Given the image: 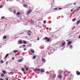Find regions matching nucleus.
<instances>
[{
    "label": "nucleus",
    "instance_id": "obj_55",
    "mask_svg": "<svg viewBox=\"0 0 80 80\" xmlns=\"http://www.w3.org/2000/svg\"><path fill=\"white\" fill-rule=\"evenodd\" d=\"M18 52V50H16V52Z\"/></svg>",
    "mask_w": 80,
    "mask_h": 80
},
{
    "label": "nucleus",
    "instance_id": "obj_60",
    "mask_svg": "<svg viewBox=\"0 0 80 80\" xmlns=\"http://www.w3.org/2000/svg\"><path fill=\"white\" fill-rule=\"evenodd\" d=\"M51 77H52V74H51Z\"/></svg>",
    "mask_w": 80,
    "mask_h": 80
},
{
    "label": "nucleus",
    "instance_id": "obj_14",
    "mask_svg": "<svg viewBox=\"0 0 80 80\" xmlns=\"http://www.w3.org/2000/svg\"><path fill=\"white\" fill-rule=\"evenodd\" d=\"M76 74L78 75H80V72H78V71H77L76 72Z\"/></svg>",
    "mask_w": 80,
    "mask_h": 80
},
{
    "label": "nucleus",
    "instance_id": "obj_5",
    "mask_svg": "<svg viewBox=\"0 0 80 80\" xmlns=\"http://www.w3.org/2000/svg\"><path fill=\"white\" fill-rule=\"evenodd\" d=\"M45 40H47V42H50V39L48 38L47 37H46L45 38Z\"/></svg>",
    "mask_w": 80,
    "mask_h": 80
},
{
    "label": "nucleus",
    "instance_id": "obj_41",
    "mask_svg": "<svg viewBox=\"0 0 80 80\" xmlns=\"http://www.w3.org/2000/svg\"><path fill=\"white\" fill-rule=\"evenodd\" d=\"M37 40L38 41L39 40H40V38L38 37L37 38Z\"/></svg>",
    "mask_w": 80,
    "mask_h": 80
},
{
    "label": "nucleus",
    "instance_id": "obj_51",
    "mask_svg": "<svg viewBox=\"0 0 80 80\" xmlns=\"http://www.w3.org/2000/svg\"><path fill=\"white\" fill-rule=\"evenodd\" d=\"M78 38L80 39V35L79 36Z\"/></svg>",
    "mask_w": 80,
    "mask_h": 80
},
{
    "label": "nucleus",
    "instance_id": "obj_11",
    "mask_svg": "<svg viewBox=\"0 0 80 80\" xmlns=\"http://www.w3.org/2000/svg\"><path fill=\"white\" fill-rule=\"evenodd\" d=\"M32 12V9H30L29 10V11H28V13L27 14L28 15H29V14H30V13H31V12Z\"/></svg>",
    "mask_w": 80,
    "mask_h": 80
},
{
    "label": "nucleus",
    "instance_id": "obj_34",
    "mask_svg": "<svg viewBox=\"0 0 80 80\" xmlns=\"http://www.w3.org/2000/svg\"><path fill=\"white\" fill-rule=\"evenodd\" d=\"M26 71H28V68H26Z\"/></svg>",
    "mask_w": 80,
    "mask_h": 80
},
{
    "label": "nucleus",
    "instance_id": "obj_24",
    "mask_svg": "<svg viewBox=\"0 0 80 80\" xmlns=\"http://www.w3.org/2000/svg\"><path fill=\"white\" fill-rule=\"evenodd\" d=\"M2 72L4 74H6V71L3 70L2 71Z\"/></svg>",
    "mask_w": 80,
    "mask_h": 80
},
{
    "label": "nucleus",
    "instance_id": "obj_32",
    "mask_svg": "<svg viewBox=\"0 0 80 80\" xmlns=\"http://www.w3.org/2000/svg\"><path fill=\"white\" fill-rule=\"evenodd\" d=\"M4 74H1V77H3L4 76Z\"/></svg>",
    "mask_w": 80,
    "mask_h": 80
},
{
    "label": "nucleus",
    "instance_id": "obj_49",
    "mask_svg": "<svg viewBox=\"0 0 80 80\" xmlns=\"http://www.w3.org/2000/svg\"><path fill=\"white\" fill-rule=\"evenodd\" d=\"M22 47L23 46H21L20 47V48H22Z\"/></svg>",
    "mask_w": 80,
    "mask_h": 80
},
{
    "label": "nucleus",
    "instance_id": "obj_7",
    "mask_svg": "<svg viewBox=\"0 0 80 80\" xmlns=\"http://www.w3.org/2000/svg\"><path fill=\"white\" fill-rule=\"evenodd\" d=\"M40 69H38L37 68H36L35 69H34V72H35L36 73H37V71H40Z\"/></svg>",
    "mask_w": 80,
    "mask_h": 80
},
{
    "label": "nucleus",
    "instance_id": "obj_57",
    "mask_svg": "<svg viewBox=\"0 0 80 80\" xmlns=\"http://www.w3.org/2000/svg\"><path fill=\"white\" fill-rule=\"evenodd\" d=\"M29 32H30V33H31V31H29Z\"/></svg>",
    "mask_w": 80,
    "mask_h": 80
},
{
    "label": "nucleus",
    "instance_id": "obj_3",
    "mask_svg": "<svg viewBox=\"0 0 80 80\" xmlns=\"http://www.w3.org/2000/svg\"><path fill=\"white\" fill-rule=\"evenodd\" d=\"M62 44L61 45V46L60 47H63V46H65V45H66V42H64L63 43H62Z\"/></svg>",
    "mask_w": 80,
    "mask_h": 80
},
{
    "label": "nucleus",
    "instance_id": "obj_28",
    "mask_svg": "<svg viewBox=\"0 0 80 80\" xmlns=\"http://www.w3.org/2000/svg\"><path fill=\"white\" fill-rule=\"evenodd\" d=\"M13 52L14 53H17V50H15L13 51Z\"/></svg>",
    "mask_w": 80,
    "mask_h": 80
},
{
    "label": "nucleus",
    "instance_id": "obj_20",
    "mask_svg": "<svg viewBox=\"0 0 80 80\" xmlns=\"http://www.w3.org/2000/svg\"><path fill=\"white\" fill-rule=\"evenodd\" d=\"M31 53H35V51L33 50H31Z\"/></svg>",
    "mask_w": 80,
    "mask_h": 80
},
{
    "label": "nucleus",
    "instance_id": "obj_64",
    "mask_svg": "<svg viewBox=\"0 0 80 80\" xmlns=\"http://www.w3.org/2000/svg\"><path fill=\"white\" fill-rule=\"evenodd\" d=\"M7 1H8V0H6Z\"/></svg>",
    "mask_w": 80,
    "mask_h": 80
},
{
    "label": "nucleus",
    "instance_id": "obj_61",
    "mask_svg": "<svg viewBox=\"0 0 80 80\" xmlns=\"http://www.w3.org/2000/svg\"><path fill=\"white\" fill-rule=\"evenodd\" d=\"M67 42H68V40H67Z\"/></svg>",
    "mask_w": 80,
    "mask_h": 80
},
{
    "label": "nucleus",
    "instance_id": "obj_23",
    "mask_svg": "<svg viewBox=\"0 0 80 80\" xmlns=\"http://www.w3.org/2000/svg\"><path fill=\"white\" fill-rule=\"evenodd\" d=\"M27 5L25 4L23 6V7H25V8H27Z\"/></svg>",
    "mask_w": 80,
    "mask_h": 80
},
{
    "label": "nucleus",
    "instance_id": "obj_43",
    "mask_svg": "<svg viewBox=\"0 0 80 80\" xmlns=\"http://www.w3.org/2000/svg\"><path fill=\"white\" fill-rule=\"evenodd\" d=\"M54 10H58V8H56L54 9Z\"/></svg>",
    "mask_w": 80,
    "mask_h": 80
},
{
    "label": "nucleus",
    "instance_id": "obj_18",
    "mask_svg": "<svg viewBox=\"0 0 80 80\" xmlns=\"http://www.w3.org/2000/svg\"><path fill=\"white\" fill-rule=\"evenodd\" d=\"M17 15H20V12H18L17 13Z\"/></svg>",
    "mask_w": 80,
    "mask_h": 80
},
{
    "label": "nucleus",
    "instance_id": "obj_4",
    "mask_svg": "<svg viewBox=\"0 0 80 80\" xmlns=\"http://www.w3.org/2000/svg\"><path fill=\"white\" fill-rule=\"evenodd\" d=\"M18 44L19 45L20 44H23V42L22 41V40H19L18 42Z\"/></svg>",
    "mask_w": 80,
    "mask_h": 80
},
{
    "label": "nucleus",
    "instance_id": "obj_13",
    "mask_svg": "<svg viewBox=\"0 0 80 80\" xmlns=\"http://www.w3.org/2000/svg\"><path fill=\"white\" fill-rule=\"evenodd\" d=\"M42 61L43 63H45V59L42 58Z\"/></svg>",
    "mask_w": 80,
    "mask_h": 80
},
{
    "label": "nucleus",
    "instance_id": "obj_15",
    "mask_svg": "<svg viewBox=\"0 0 80 80\" xmlns=\"http://www.w3.org/2000/svg\"><path fill=\"white\" fill-rule=\"evenodd\" d=\"M58 78H60V79H62V76L61 75H58Z\"/></svg>",
    "mask_w": 80,
    "mask_h": 80
},
{
    "label": "nucleus",
    "instance_id": "obj_22",
    "mask_svg": "<svg viewBox=\"0 0 80 80\" xmlns=\"http://www.w3.org/2000/svg\"><path fill=\"white\" fill-rule=\"evenodd\" d=\"M35 23V22L34 21H31L30 24L31 25H32V23Z\"/></svg>",
    "mask_w": 80,
    "mask_h": 80
},
{
    "label": "nucleus",
    "instance_id": "obj_26",
    "mask_svg": "<svg viewBox=\"0 0 80 80\" xmlns=\"http://www.w3.org/2000/svg\"><path fill=\"white\" fill-rule=\"evenodd\" d=\"M21 70L22 72H25V69H24V68H22Z\"/></svg>",
    "mask_w": 80,
    "mask_h": 80
},
{
    "label": "nucleus",
    "instance_id": "obj_42",
    "mask_svg": "<svg viewBox=\"0 0 80 80\" xmlns=\"http://www.w3.org/2000/svg\"><path fill=\"white\" fill-rule=\"evenodd\" d=\"M22 46L23 47H26V45H22Z\"/></svg>",
    "mask_w": 80,
    "mask_h": 80
},
{
    "label": "nucleus",
    "instance_id": "obj_10",
    "mask_svg": "<svg viewBox=\"0 0 80 80\" xmlns=\"http://www.w3.org/2000/svg\"><path fill=\"white\" fill-rule=\"evenodd\" d=\"M58 72L60 75H62V72H63V71L59 70L58 71Z\"/></svg>",
    "mask_w": 80,
    "mask_h": 80
},
{
    "label": "nucleus",
    "instance_id": "obj_36",
    "mask_svg": "<svg viewBox=\"0 0 80 80\" xmlns=\"http://www.w3.org/2000/svg\"><path fill=\"white\" fill-rule=\"evenodd\" d=\"M1 63H3V60H2L1 61Z\"/></svg>",
    "mask_w": 80,
    "mask_h": 80
},
{
    "label": "nucleus",
    "instance_id": "obj_35",
    "mask_svg": "<svg viewBox=\"0 0 80 80\" xmlns=\"http://www.w3.org/2000/svg\"><path fill=\"white\" fill-rule=\"evenodd\" d=\"M49 72H46V74H47L48 75L49 74Z\"/></svg>",
    "mask_w": 80,
    "mask_h": 80
},
{
    "label": "nucleus",
    "instance_id": "obj_27",
    "mask_svg": "<svg viewBox=\"0 0 80 80\" xmlns=\"http://www.w3.org/2000/svg\"><path fill=\"white\" fill-rule=\"evenodd\" d=\"M6 38H7V36H4L3 37V39H6Z\"/></svg>",
    "mask_w": 80,
    "mask_h": 80
},
{
    "label": "nucleus",
    "instance_id": "obj_33",
    "mask_svg": "<svg viewBox=\"0 0 80 80\" xmlns=\"http://www.w3.org/2000/svg\"><path fill=\"white\" fill-rule=\"evenodd\" d=\"M4 18H5V16L2 17H1L2 19H4Z\"/></svg>",
    "mask_w": 80,
    "mask_h": 80
},
{
    "label": "nucleus",
    "instance_id": "obj_29",
    "mask_svg": "<svg viewBox=\"0 0 80 80\" xmlns=\"http://www.w3.org/2000/svg\"><path fill=\"white\" fill-rule=\"evenodd\" d=\"M76 20V18H74L72 20V22H75V20Z\"/></svg>",
    "mask_w": 80,
    "mask_h": 80
},
{
    "label": "nucleus",
    "instance_id": "obj_62",
    "mask_svg": "<svg viewBox=\"0 0 80 80\" xmlns=\"http://www.w3.org/2000/svg\"><path fill=\"white\" fill-rule=\"evenodd\" d=\"M27 78V77H25V78Z\"/></svg>",
    "mask_w": 80,
    "mask_h": 80
},
{
    "label": "nucleus",
    "instance_id": "obj_45",
    "mask_svg": "<svg viewBox=\"0 0 80 80\" xmlns=\"http://www.w3.org/2000/svg\"><path fill=\"white\" fill-rule=\"evenodd\" d=\"M27 50V48L24 49V51H25V50Z\"/></svg>",
    "mask_w": 80,
    "mask_h": 80
},
{
    "label": "nucleus",
    "instance_id": "obj_8",
    "mask_svg": "<svg viewBox=\"0 0 80 80\" xmlns=\"http://www.w3.org/2000/svg\"><path fill=\"white\" fill-rule=\"evenodd\" d=\"M48 80H54V76H53L52 78L51 77Z\"/></svg>",
    "mask_w": 80,
    "mask_h": 80
},
{
    "label": "nucleus",
    "instance_id": "obj_38",
    "mask_svg": "<svg viewBox=\"0 0 80 80\" xmlns=\"http://www.w3.org/2000/svg\"><path fill=\"white\" fill-rule=\"evenodd\" d=\"M58 10H62V8H58Z\"/></svg>",
    "mask_w": 80,
    "mask_h": 80
},
{
    "label": "nucleus",
    "instance_id": "obj_50",
    "mask_svg": "<svg viewBox=\"0 0 80 80\" xmlns=\"http://www.w3.org/2000/svg\"><path fill=\"white\" fill-rule=\"evenodd\" d=\"M29 78H30V79H31V78H32V77H29Z\"/></svg>",
    "mask_w": 80,
    "mask_h": 80
},
{
    "label": "nucleus",
    "instance_id": "obj_1",
    "mask_svg": "<svg viewBox=\"0 0 80 80\" xmlns=\"http://www.w3.org/2000/svg\"><path fill=\"white\" fill-rule=\"evenodd\" d=\"M54 50L55 51L56 50H57V48H56V49H55V48H53V49H50V50L48 52V54L49 55H50L51 53L52 54L53 53V52H54V51H52V50Z\"/></svg>",
    "mask_w": 80,
    "mask_h": 80
},
{
    "label": "nucleus",
    "instance_id": "obj_40",
    "mask_svg": "<svg viewBox=\"0 0 80 80\" xmlns=\"http://www.w3.org/2000/svg\"><path fill=\"white\" fill-rule=\"evenodd\" d=\"M28 35L29 36H30L31 35V34L29 33H28Z\"/></svg>",
    "mask_w": 80,
    "mask_h": 80
},
{
    "label": "nucleus",
    "instance_id": "obj_48",
    "mask_svg": "<svg viewBox=\"0 0 80 80\" xmlns=\"http://www.w3.org/2000/svg\"><path fill=\"white\" fill-rule=\"evenodd\" d=\"M6 80H8V78H6Z\"/></svg>",
    "mask_w": 80,
    "mask_h": 80
},
{
    "label": "nucleus",
    "instance_id": "obj_25",
    "mask_svg": "<svg viewBox=\"0 0 80 80\" xmlns=\"http://www.w3.org/2000/svg\"><path fill=\"white\" fill-rule=\"evenodd\" d=\"M32 58H33L34 60H35V59L36 58V56H34Z\"/></svg>",
    "mask_w": 80,
    "mask_h": 80
},
{
    "label": "nucleus",
    "instance_id": "obj_52",
    "mask_svg": "<svg viewBox=\"0 0 80 80\" xmlns=\"http://www.w3.org/2000/svg\"><path fill=\"white\" fill-rule=\"evenodd\" d=\"M71 12H73V9H72L71 10Z\"/></svg>",
    "mask_w": 80,
    "mask_h": 80
},
{
    "label": "nucleus",
    "instance_id": "obj_46",
    "mask_svg": "<svg viewBox=\"0 0 80 80\" xmlns=\"http://www.w3.org/2000/svg\"><path fill=\"white\" fill-rule=\"evenodd\" d=\"M8 63H9V62H7V63H6V65H7V64H8Z\"/></svg>",
    "mask_w": 80,
    "mask_h": 80
},
{
    "label": "nucleus",
    "instance_id": "obj_47",
    "mask_svg": "<svg viewBox=\"0 0 80 80\" xmlns=\"http://www.w3.org/2000/svg\"><path fill=\"white\" fill-rule=\"evenodd\" d=\"M47 52H48V51H46V54H47Z\"/></svg>",
    "mask_w": 80,
    "mask_h": 80
},
{
    "label": "nucleus",
    "instance_id": "obj_9",
    "mask_svg": "<svg viewBox=\"0 0 80 80\" xmlns=\"http://www.w3.org/2000/svg\"><path fill=\"white\" fill-rule=\"evenodd\" d=\"M2 4H3V5H2L0 6V8H2V7H3V6H4V5L5 4V2H2Z\"/></svg>",
    "mask_w": 80,
    "mask_h": 80
},
{
    "label": "nucleus",
    "instance_id": "obj_37",
    "mask_svg": "<svg viewBox=\"0 0 80 80\" xmlns=\"http://www.w3.org/2000/svg\"><path fill=\"white\" fill-rule=\"evenodd\" d=\"M27 21V19H26V18H25L24 19V22H26V21Z\"/></svg>",
    "mask_w": 80,
    "mask_h": 80
},
{
    "label": "nucleus",
    "instance_id": "obj_54",
    "mask_svg": "<svg viewBox=\"0 0 80 80\" xmlns=\"http://www.w3.org/2000/svg\"><path fill=\"white\" fill-rule=\"evenodd\" d=\"M76 4H77V3H74V5H75Z\"/></svg>",
    "mask_w": 80,
    "mask_h": 80
},
{
    "label": "nucleus",
    "instance_id": "obj_6",
    "mask_svg": "<svg viewBox=\"0 0 80 80\" xmlns=\"http://www.w3.org/2000/svg\"><path fill=\"white\" fill-rule=\"evenodd\" d=\"M8 10L10 11V12H13V11H12L13 10V8H10L8 9Z\"/></svg>",
    "mask_w": 80,
    "mask_h": 80
},
{
    "label": "nucleus",
    "instance_id": "obj_30",
    "mask_svg": "<svg viewBox=\"0 0 80 80\" xmlns=\"http://www.w3.org/2000/svg\"><path fill=\"white\" fill-rule=\"evenodd\" d=\"M8 55H9L8 54H6V55L5 56L6 58H7V57H8Z\"/></svg>",
    "mask_w": 80,
    "mask_h": 80
},
{
    "label": "nucleus",
    "instance_id": "obj_12",
    "mask_svg": "<svg viewBox=\"0 0 80 80\" xmlns=\"http://www.w3.org/2000/svg\"><path fill=\"white\" fill-rule=\"evenodd\" d=\"M80 20H78V21L76 22V25H78V24H80Z\"/></svg>",
    "mask_w": 80,
    "mask_h": 80
},
{
    "label": "nucleus",
    "instance_id": "obj_63",
    "mask_svg": "<svg viewBox=\"0 0 80 80\" xmlns=\"http://www.w3.org/2000/svg\"><path fill=\"white\" fill-rule=\"evenodd\" d=\"M63 49H64V48H63ZM63 49H61V50H62Z\"/></svg>",
    "mask_w": 80,
    "mask_h": 80
},
{
    "label": "nucleus",
    "instance_id": "obj_19",
    "mask_svg": "<svg viewBox=\"0 0 80 80\" xmlns=\"http://www.w3.org/2000/svg\"><path fill=\"white\" fill-rule=\"evenodd\" d=\"M45 72V71L43 69H42L41 70V72L42 73H43V72Z\"/></svg>",
    "mask_w": 80,
    "mask_h": 80
},
{
    "label": "nucleus",
    "instance_id": "obj_56",
    "mask_svg": "<svg viewBox=\"0 0 80 80\" xmlns=\"http://www.w3.org/2000/svg\"><path fill=\"white\" fill-rule=\"evenodd\" d=\"M8 1H12V0H8Z\"/></svg>",
    "mask_w": 80,
    "mask_h": 80
},
{
    "label": "nucleus",
    "instance_id": "obj_16",
    "mask_svg": "<svg viewBox=\"0 0 80 80\" xmlns=\"http://www.w3.org/2000/svg\"><path fill=\"white\" fill-rule=\"evenodd\" d=\"M72 43V42L71 41V42H70V41H69L68 42V45H70V44H71Z\"/></svg>",
    "mask_w": 80,
    "mask_h": 80
},
{
    "label": "nucleus",
    "instance_id": "obj_53",
    "mask_svg": "<svg viewBox=\"0 0 80 80\" xmlns=\"http://www.w3.org/2000/svg\"><path fill=\"white\" fill-rule=\"evenodd\" d=\"M0 80H3V79H2V78H1Z\"/></svg>",
    "mask_w": 80,
    "mask_h": 80
},
{
    "label": "nucleus",
    "instance_id": "obj_39",
    "mask_svg": "<svg viewBox=\"0 0 80 80\" xmlns=\"http://www.w3.org/2000/svg\"><path fill=\"white\" fill-rule=\"evenodd\" d=\"M44 23L45 24V23H46V21L45 20L44 21Z\"/></svg>",
    "mask_w": 80,
    "mask_h": 80
},
{
    "label": "nucleus",
    "instance_id": "obj_17",
    "mask_svg": "<svg viewBox=\"0 0 80 80\" xmlns=\"http://www.w3.org/2000/svg\"><path fill=\"white\" fill-rule=\"evenodd\" d=\"M23 59L21 58V59H20L19 60L18 62H22V61H23Z\"/></svg>",
    "mask_w": 80,
    "mask_h": 80
},
{
    "label": "nucleus",
    "instance_id": "obj_21",
    "mask_svg": "<svg viewBox=\"0 0 80 80\" xmlns=\"http://www.w3.org/2000/svg\"><path fill=\"white\" fill-rule=\"evenodd\" d=\"M23 43L24 44H27V42H26L25 41H23Z\"/></svg>",
    "mask_w": 80,
    "mask_h": 80
},
{
    "label": "nucleus",
    "instance_id": "obj_44",
    "mask_svg": "<svg viewBox=\"0 0 80 80\" xmlns=\"http://www.w3.org/2000/svg\"><path fill=\"white\" fill-rule=\"evenodd\" d=\"M14 59H15V58H13V57H12V60H14Z\"/></svg>",
    "mask_w": 80,
    "mask_h": 80
},
{
    "label": "nucleus",
    "instance_id": "obj_31",
    "mask_svg": "<svg viewBox=\"0 0 80 80\" xmlns=\"http://www.w3.org/2000/svg\"><path fill=\"white\" fill-rule=\"evenodd\" d=\"M72 45H71L70 47V49H72Z\"/></svg>",
    "mask_w": 80,
    "mask_h": 80
},
{
    "label": "nucleus",
    "instance_id": "obj_59",
    "mask_svg": "<svg viewBox=\"0 0 80 80\" xmlns=\"http://www.w3.org/2000/svg\"><path fill=\"white\" fill-rule=\"evenodd\" d=\"M24 74H26V73H25V72H24Z\"/></svg>",
    "mask_w": 80,
    "mask_h": 80
},
{
    "label": "nucleus",
    "instance_id": "obj_58",
    "mask_svg": "<svg viewBox=\"0 0 80 80\" xmlns=\"http://www.w3.org/2000/svg\"><path fill=\"white\" fill-rule=\"evenodd\" d=\"M19 52H20V53H21V52H22V51H19Z\"/></svg>",
    "mask_w": 80,
    "mask_h": 80
},
{
    "label": "nucleus",
    "instance_id": "obj_2",
    "mask_svg": "<svg viewBox=\"0 0 80 80\" xmlns=\"http://www.w3.org/2000/svg\"><path fill=\"white\" fill-rule=\"evenodd\" d=\"M69 73V72L66 71L64 73V75L65 77H69V75H68Z\"/></svg>",
    "mask_w": 80,
    "mask_h": 80
}]
</instances>
